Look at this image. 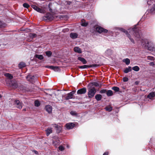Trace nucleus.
Instances as JSON below:
<instances>
[{
    "instance_id": "nucleus-15",
    "label": "nucleus",
    "mask_w": 155,
    "mask_h": 155,
    "mask_svg": "<svg viewBox=\"0 0 155 155\" xmlns=\"http://www.w3.org/2000/svg\"><path fill=\"white\" fill-rule=\"evenodd\" d=\"M89 85L94 86L96 87H101V85H100L97 82H93L90 83L89 84Z\"/></svg>"
},
{
    "instance_id": "nucleus-18",
    "label": "nucleus",
    "mask_w": 155,
    "mask_h": 155,
    "mask_svg": "<svg viewBox=\"0 0 155 155\" xmlns=\"http://www.w3.org/2000/svg\"><path fill=\"white\" fill-rule=\"evenodd\" d=\"M46 132V135L47 136L49 135L52 132V128H51L48 127V129L45 130Z\"/></svg>"
},
{
    "instance_id": "nucleus-32",
    "label": "nucleus",
    "mask_w": 155,
    "mask_h": 155,
    "mask_svg": "<svg viewBox=\"0 0 155 155\" xmlns=\"http://www.w3.org/2000/svg\"><path fill=\"white\" fill-rule=\"evenodd\" d=\"M112 89L115 91V92H118L120 90L119 87H113L112 88Z\"/></svg>"
},
{
    "instance_id": "nucleus-36",
    "label": "nucleus",
    "mask_w": 155,
    "mask_h": 155,
    "mask_svg": "<svg viewBox=\"0 0 155 155\" xmlns=\"http://www.w3.org/2000/svg\"><path fill=\"white\" fill-rule=\"evenodd\" d=\"M60 142V141L59 140H56L55 141H52V143L54 145H56L59 143V142Z\"/></svg>"
},
{
    "instance_id": "nucleus-29",
    "label": "nucleus",
    "mask_w": 155,
    "mask_h": 155,
    "mask_svg": "<svg viewBox=\"0 0 155 155\" xmlns=\"http://www.w3.org/2000/svg\"><path fill=\"white\" fill-rule=\"evenodd\" d=\"M88 23L84 21V20H82L81 21V25L83 26L86 27L87 26Z\"/></svg>"
},
{
    "instance_id": "nucleus-45",
    "label": "nucleus",
    "mask_w": 155,
    "mask_h": 155,
    "mask_svg": "<svg viewBox=\"0 0 155 155\" xmlns=\"http://www.w3.org/2000/svg\"><path fill=\"white\" fill-rule=\"evenodd\" d=\"M22 103L21 102L19 104L16 106V107L19 109H21L22 107Z\"/></svg>"
},
{
    "instance_id": "nucleus-28",
    "label": "nucleus",
    "mask_w": 155,
    "mask_h": 155,
    "mask_svg": "<svg viewBox=\"0 0 155 155\" xmlns=\"http://www.w3.org/2000/svg\"><path fill=\"white\" fill-rule=\"evenodd\" d=\"M54 127L55 128H57V130L58 132H59L61 130V128L60 126L58 125L55 124V125Z\"/></svg>"
},
{
    "instance_id": "nucleus-21",
    "label": "nucleus",
    "mask_w": 155,
    "mask_h": 155,
    "mask_svg": "<svg viewBox=\"0 0 155 155\" xmlns=\"http://www.w3.org/2000/svg\"><path fill=\"white\" fill-rule=\"evenodd\" d=\"M102 98V96L100 94H97L95 96V98L97 101H100Z\"/></svg>"
},
{
    "instance_id": "nucleus-50",
    "label": "nucleus",
    "mask_w": 155,
    "mask_h": 155,
    "mask_svg": "<svg viewBox=\"0 0 155 155\" xmlns=\"http://www.w3.org/2000/svg\"><path fill=\"white\" fill-rule=\"evenodd\" d=\"M108 153H109L108 152H106L104 153L103 155H108Z\"/></svg>"
},
{
    "instance_id": "nucleus-9",
    "label": "nucleus",
    "mask_w": 155,
    "mask_h": 155,
    "mask_svg": "<svg viewBox=\"0 0 155 155\" xmlns=\"http://www.w3.org/2000/svg\"><path fill=\"white\" fill-rule=\"evenodd\" d=\"M86 89L85 87H84L81 89L78 90L77 93L78 94H84L86 92Z\"/></svg>"
},
{
    "instance_id": "nucleus-55",
    "label": "nucleus",
    "mask_w": 155,
    "mask_h": 155,
    "mask_svg": "<svg viewBox=\"0 0 155 155\" xmlns=\"http://www.w3.org/2000/svg\"><path fill=\"white\" fill-rule=\"evenodd\" d=\"M23 110L25 111L26 110L25 109H24Z\"/></svg>"
},
{
    "instance_id": "nucleus-10",
    "label": "nucleus",
    "mask_w": 155,
    "mask_h": 155,
    "mask_svg": "<svg viewBox=\"0 0 155 155\" xmlns=\"http://www.w3.org/2000/svg\"><path fill=\"white\" fill-rule=\"evenodd\" d=\"M35 78V76L34 75L31 76L30 75H28L26 77V79L27 80L31 83H33L34 82Z\"/></svg>"
},
{
    "instance_id": "nucleus-3",
    "label": "nucleus",
    "mask_w": 155,
    "mask_h": 155,
    "mask_svg": "<svg viewBox=\"0 0 155 155\" xmlns=\"http://www.w3.org/2000/svg\"><path fill=\"white\" fill-rule=\"evenodd\" d=\"M120 31L126 34L127 37L129 38L131 42L133 43H134V39L131 38L130 35L128 33V31L127 30L123 28H120Z\"/></svg>"
},
{
    "instance_id": "nucleus-27",
    "label": "nucleus",
    "mask_w": 155,
    "mask_h": 155,
    "mask_svg": "<svg viewBox=\"0 0 155 155\" xmlns=\"http://www.w3.org/2000/svg\"><path fill=\"white\" fill-rule=\"evenodd\" d=\"M26 65L23 62H20L18 64V67L19 68H22L25 66Z\"/></svg>"
},
{
    "instance_id": "nucleus-40",
    "label": "nucleus",
    "mask_w": 155,
    "mask_h": 155,
    "mask_svg": "<svg viewBox=\"0 0 155 155\" xmlns=\"http://www.w3.org/2000/svg\"><path fill=\"white\" fill-rule=\"evenodd\" d=\"M153 0H147V3L149 5H151L153 3Z\"/></svg>"
},
{
    "instance_id": "nucleus-20",
    "label": "nucleus",
    "mask_w": 155,
    "mask_h": 155,
    "mask_svg": "<svg viewBox=\"0 0 155 155\" xmlns=\"http://www.w3.org/2000/svg\"><path fill=\"white\" fill-rule=\"evenodd\" d=\"M131 67L130 66H128V68H125L124 72V73L127 74L129 72L131 71Z\"/></svg>"
},
{
    "instance_id": "nucleus-44",
    "label": "nucleus",
    "mask_w": 155,
    "mask_h": 155,
    "mask_svg": "<svg viewBox=\"0 0 155 155\" xmlns=\"http://www.w3.org/2000/svg\"><path fill=\"white\" fill-rule=\"evenodd\" d=\"M45 67L46 68H50L51 69L53 70L54 69V66H46Z\"/></svg>"
},
{
    "instance_id": "nucleus-23",
    "label": "nucleus",
    "mask_w": 155,
    "mask_h": 155,
    "mask_svg": "<svg viewBox=\"0 0 155 155\" xmlns=\"http://www.w3.org/2000/svg\"><path fill=\"white\" fill-rule=\"evenodd\" d=\"M35 57L40 60H42L44 58L43 56L41 54H37L35 55Z\"/></svg>"
},
{
    "instance_id": "nucleus-48",
    "label": "nucleus",
    "mask_w": 155,
    "mask_h": 155,
    "mask_svg": "<svg viewBox=\"0 0 155 155\" xmlns=\"http://www.w3.org/2000/svg\"><path fill=\"white\" fill-rule=\"evenodd\" d=\"M128 79L127 77H124L123 78V81L124 82H127L128 81Z\"/></svg>"
},
{
    "instance_id": "nucleus-47",
    "label": "nucleus",
    "mask_w": 155,
    "mask_h": 155,
    "mask_svg": "<svg viewBox=\"0 0 155 155\" xmlns=\"http://www.w3.org/2000/svg\"><path fill=\"white\" fill-rule=\"evenodd\" d=\"M149 64L151 66L155 67V63L153 62H151L149 63Z\"/></svg>"
},
{
    "instance_id": "nucleus-42",
    "label": "nucleus",
    "mask_w": 155,
    "mask_h": 155,
    "mask_svg": "<svg viewBox=\"0 0 155 155\" xmlns=\"http://www.w3.org/2000/svg\"><path fill=\"white\" fill-rule=\"evenodd\" d=\"M147 59L149 60L153 61L154 60L155 58L152 56H149L147 57Z\"/></svg>"
},
{
    "instance_id": "nucleus-25",
    "label": "nucleus",
    "mask_w": 155,
    "mask_h": 155,
    "mask_svg": "<svg viewBox=\"0 0 155 155\" xmlns=\"http://www.w3.org/2000/svg\"><path fill=\"white\" fill-rule=\"evenodd\" d=\"M123 61L125 62L127 65H129L130 62V60L128 58L123 59Z\"/></svg>"
},
{
    "instance_id": "nucleus-37",
    "label": "nucleus",
    "mask_w": 155,
    "mask_h": 155,
    "mask_svg": "<svg viewBox=\"0 0 155 155\" xmlns=\"http://www.w3.org/2000/svg\"><path fill=\"white\" fill-rule=\"evenodd\" d=\"M23 6L24 8H28L30 7L29 5L26 3H24L23 5Z\"/></svg>"
},
{
    "instance_id": "nucleus-5",
    "label": "nucleus",
    "mask_w": 155,
    "mask_h": 155,
    "mask_svg": "<svg viewBox=\"0 0 155 155\" xmlns=\"http://www.w3.org/2000/svg\"><path fill=\"white\" fill-rule=\"evenodd\" d=\"M75 93V91H73L68 93L65 97V99L68 100L70 99L74 98V95Z\"/></svg>"
},
{
    "instance_id": "nucleus-12",
    "label": "nucleus",
    "mask_w": 155,
    "mask_h": 155,
    "mask_svg": "<svg viewBox=\"0 0 155 155\" xmlns=\"http://www.w3.org/2000/svg\"><path fill=\"white\" fill-rule=\"evenodd\" d=\"M31 7L32 8L35 10L37 11V12L41 13L42 11V10L39 7L35 5H31Z\"/></svg>"
},
{
    "instance_id": "nucleus-24",
    "label": "nucleus",
    "mask_w": 155,
    "mask_h": 155,
    "mask_svg": "<svg viewBox=\"0 0 155 155\" xmlns=\"http://www.w3.org/2000/svg\"><path fill=\"white\" fill-rule=\"evenodd\" d=\"M106 94L108 97L111 96L113 95V91L111 90H108Z\"/></svg>"
},
{
    "instance_id": "nucleus-30",
    "label": "nucleus",
    "mask_w": 155,
    "mask_h": 155,
    "mask_svg": "<svg viewBox=\"0 0 155 155\" xmlns=\"http://www.w3.org/2000/svg\"><path fill=\"white\" fill-rule=\"evenodd\" d=\"M132 69L135 71H138L140 70V68L138 66H135L132 68Z\"/></svg>"
},
{
    "instance_id": "nucleus-19",
    "label": "nucleus",
    "mask_w": 155,
    "mask_h": 155,
    "mask_svg": "<svg viewBox=\"0 0 155 155\" xmlns=\"http://www.w3.org/2000/svg\"><path fill=\"white\" fill-rule=\"evenodd\" d=\"M78 59L81 61L83 64H86L87 63V61L84 58L81 57H78Z\"/></svg>"
},
{
    "instance_id": "nucleus-52",
    "label": "nucleus",
    "mask_w": 155,
    "mask_h": 155,
    "mask_svg": "<svg viewBox=\"0 0 155 155\" xmlns=\"http://www.w3.org/2000/svg\"><path fill=\"white\" fill-rule=\"evenodd\" d=\"M2 23L0 21V28H2L3 27V26L2 25Z\"/></svg>"
},
{
    "instance_id": "nucleus-33",
    "label": "nucleus",
    "mask_w": 155,
    "mask_h": 155,
    "mask_svg": "<svg viewBox=\"0 0 155 155\" xmlns=\"http://www.w3.org/2000/svg\"><path fill=\"white\" fill-rule=\"evenodd\" d=\"M45 54L48 57H50L52 53L50 51H48L45 52Z\"/></svg>"
},
{
    "instance_id": "nucleus-46",
    "label": "nucleus",
    "mask_w": 155,
    "mask_h": 155,
    "mask_svg": "<svg viewBox=\"0 0 155 155\" xmlns=\"http://www.w3.org/2000/svg\"><path fill=\"white\" fill-rule=\"evenodd\" d=\"M59 150L61 151H62L64 150V148L63 146H60L58 147Z\"/></svg>"
},
{
    "instance_id": "nucleus-51",
    "label": "nucleus",
    "mask_w": 155,
    "mask_h": 155,
    "mask_svg": "<svg viewBox=\"0 0 155 155\" xmlns=\"http://www.w3.org/2000/svg\"><path fill=\"white\" fill-rule=\"evenodd\" d=\"M53 138L55 139H58V137L57 136H54L53 137Z\"/></svg>"
},
{
    "instance_id": "nucleus-16",
    "label": "nucleus",
    "mask_w": 155,
    "mask_h": 155,
    "mask_svg": "<svg viewBox=\"0 0 155 155\" xmlns=\"http://www.w3.org/2000/svg\"><path fill=\"white\" fill-rule=\"evenodd\" d=\"M155 96V93L153 92L150 93L147 96V97L151 99Z\"/></svg>"
},
{
    "instance_id": "nucleus-54",
    "label": "nucleus",
    "mask_w": 155,
    "mask_h": 155,
    "mask_svg": "<svg viewBox=\"0 0 155 155\" xmlns=\"http://www.w3.org/2000/svg\"><path fill=\"white\" fill-rule=\"evenodd\" d=\"M2 97L1 95L0 94V98Z\"/></svg>"
},
{
    "instance_id": "nucleus-11",
    "label": "nucleus",
    "mask_w": 155,
    "mask_h": 155,
    "mask_svg": "<svg viewBox=\"0 0 155 155\" xmlns=\"http://www.w3.org/2000/svg\"><path fill=\"white\" fill-rule=\"evenodd\" d=\"M154 11H155V3L153 4V7L151 8L150 10H148L147 11L145 14H147V13H150L153 14L154 13Z\"/></svg>"
},
{
    "instance_id": "nucleus-22",
    "label": "nucleus",
    "mask_w": 155,
    "mask_h": 155,
    "mask_svg": "<svg viewBox=\"0 0 155 155\" xmlns=\"http://www.w3.org/2000/svg\"><path fill=\"white\" fill-rule=\"evenodd\" d=\"M112 51L110 49H108L106 50L105 52V54L107 56H110L112 54Z\"/></svg>"
},
{
    "instance_id": "nucleus-38",
    "label": "nucleus",
    "mask_w": 155,
    "mask_h": 155,
    "mask_svg": "<svg viewBox=\"0 0 155 155\" xmlns=\"http://www.w3.org/2000/svg\"><path fill=\"white\" fill-rule=\"evenodd\" d=\"M21 103V102L18 100H15V104L16 107L17 105H18L19 104V103Z\"/></svg>"
},
{
    "instance_id": "nucleus-26",
    "label": "nucleus",
    "mask_w": 155,
    "mask_h": 155,
    "mask_svg": "<svg viewBox=\"0 0 155 155\" xmlns=\"http://www.w3.org/2000/svg\"><path fill=\"white\" fill-rule=\"evenodd\" d=\"M5 75L10 80H11L13 78V76L8 73L5 74Z\"/></svg>"
},
{
    "instance_id": "nucleus-13",
    "label": "nucleus",
    "mask_w": 155,
    "mask_h": 155,
    "mask_svg": "<svg viewBox=\"0 0 155 155\" xmlns=\"http://www.w3.org/2000/svg\"><path fill=\"white\" fill-rule=\"evenodd\" d=\"M45 109L49 113H50L52 112V107L50 105H48L45 106Z\"/></svg>"
},
{
    "instance_id": "nucleus-35",
    "label": "nucleus",
    "mask_w": 155,
    "mask_h": 155,
    "mask_svg": "<svg viewBox=\"0 0 155 155\" xmlns=\"http://www.w3.org/2000/svg\"><path fill=\"white\" fill-rule=\"evenodd\" d=\"M40 103L39 101L36 100L35 101V106L38 107L40 105Z\"/></svg>"
},
{
    "instance_id": "nucleus-39",
    "label": "nucleus",
    "mask_w": 155,
    "mask_h": 155,
    "mask_svg": "<svg viewBox=\"0 0 155 155\" xmlns=\"http://www.w3.org/2000/svg\"><path fill=\"white\" fill-rule=\"evenodd\" d=\"M53 70L56 72H58L60 71L59 68L57 66H54Z\"/></svg>"
},
{
    "instance_id": "nucleus-14",
    "label": "nucleus",
    "mask_w": 155,
    "mask_h": 155,
    "mask_svg": "<svg viewBox=\"0 0 155 155\" xmlns=\"http://www.w3.org/2000/svg\"><path fill=\"white\" fill-rule=\"evenodd\" d=\"M78 34L76 33H71L70 34V37L73 39H75L78 37Z\"/></svg>"
},
{
    "instance_id": "nucleus-34",
    "label": "nucleus",
    "mask_w": 155,
    "mask_h": 155,
    "mask_svg": "<svg viewBox=\"0 0 155 155\" xmlns=\"http://www.w3.org/2000/svg\"><path fill=\"white\" fill-rule=\"evenodd\" d=\"M36 36V35L35 34L31 33L29 35V36L32 39L35 38Z\"/></svg>"
},
{
    "instance_id": "nucleus-53",
    "label": "nucleus",
    "mask_w": 155,
    "mask_h": 155,
    "mask_svg": "<svg viewBox=\"0 0 155 155\" xmlns=\"http://www.w3.org/2000/svg\"><path fill=\"white\" fill-rule=\"evenodd\" d=\"M37 153H38L37 151H35V153L37 154Z\"/></svg>"
},
{
    "instance_id": "nucleus-31",
    "label": "nucleus",
    "mask_w": 155,
    "mask_h": 155,
    "mask_svg": "<svg viewBox=\"0 0 155 155\" xmlns=\"http://www.w3.org/2000/svg\"><path fill=\"white\" fill-rule=\"evenodd\" d=\"M105 109L106 110L108 111L109 112H110L111 111V110H112V107L110 106H107L105 108Z\"/></svg>"
},
{
    "instance_id": "nucleus-41",
    "label": "nucleus",
    "mask_w": 155,
    "mask_h": 155,
    "mask_svg": "<svg viewBox=\"0 0 155 155\" xmlns=\"http://www.w3.org/2000/svg\"><path fill=\"white\" fill-rule=\"evenodd\" d=\"M70 113L72 116H76L77 114V113L75 111H71Z\"/></svg>"
},
{
    "instance_id": "nucleus-1",
    "label": "nucleus",
    "mask_w": 155,
    "mask_h": 155,
    "mask_svg": "<svg viewBox=\"0 0 155 155\" xmlns=\"http://www.w3.org/2000/svg\"><path fill=\"white\" fill-rule=\"evenodd\" d=\"M137 25L132 28L129 29V32H132L137 41L140 40L143 47L149 50L155 51V45L149 40L147 39H141V36L139 29L137 27Z\"/></svg>"
},
{
    "instance_id": "nucleus-17",
    "label": "nucleus",
    "mask_w": 155,
    "mask_h": 155,
    "mask_svg": "<svg viewBox=\"0 0 155 155\" xmlns=\"http://www.w3.org/2000/svg\"><path fill=\"white\" fill-rule=\"evenodd\" d=\"M74 50L75 52L79 53H81L82 51L81 50V49L79 47H76L74 48Z\"/></svg>"
},
{
    "instance_id": "nucleus-7",
    "label": "nucleus",
    "mask_w": 155,
    "mask_h": 155,
    "mask_svg": "<svg viewBox=\"0 0 155 155\" xmlns=\"http://www.w3.org/2000/svg\"><path fill=\"white\" fill-rule=\"evenodd\" d=\"M99 66V65L97 64H93L89 66L87 65H84L79 66V68L81 69H85L87 68L90 67H97L98 66Z\"/></svg>"
},
{
    "instance_id": "nucleus-2",
    "label": "nucleus",
    "mask_w": 155,
    "mask_h": 155,
    "mask_svg": "<svg viewBox=\"0 0 155 155\" xmlns=\"http://www.w3.org/2000/svg\"><path fill=\"white\" fill-rule=\"evenodd\" d=\"M88 98H91L93 97L96 93V89L94 87H90L88 88Z\"/></svg>"
},
{
    "instance_id": "nucleus-4",
    "label": "nucleus",
    "mask_w": 155,
    "mask_h": 155,
    "mask_svg": "<svg viewBox=\"0 0 155 155\" xmlns=\"http://www.w3.org/2000/svg\"><path fill=\"white\" fill-rule=\"evenodd\" d=\"M44 19L45 20H51L53 18V15L49 13H47L43 17Z\"/></svg>"
},
{
    "instance_id": "nucleus-43",
    "label": "nucleus",
    "mask_w": 155,
    "mask_h": 155,
    "mask_svg": "<svg viewBox=\"0 0 155 155\" xmlns=\"http://www.w3.org/2000/svg\"><path fill=\"white\" fill-rule=\"evenodd\" d=\"M107 92V91L106 89H103L102 90L100 91V93L101 94H104L106 93Z\"/></svg>"
},
{
    "instance_id": "nucleus-49",
    "label": "nucleus",
    "mask_w": 155,
    "mask_h": 155,
    "mask_svg": "<svg viewBox=\"0 0 155 155\" xmlns=\"http://www.w3.org/2000/svg\"><path fill=\"white\" fill-rule=\"evenodd\" d=\"M48 8L49 9V10L51 12H52V9H51L50 6L49 5H48Z\"/></svg>"
},
{
    "instance_id": "nucleus-8",
    "label": "nucleus",
    "mask_w": 155,
    "mask_h": 155,
    "mask_svg": "<svg viewBox=\"0 0 155 155\" xmlns=\"http://www.w3.org/2000/svg\"><path fill=\"white\" fill-rule=\"evenodd\" d=\"M66 127L67 129H72L75 126V124L73 123H69L66 124Z\"/></svg>"
},
{
    "instance_id": "nucleus-6",
    "label": "nucleus",
    "mask_w": 155,
    "mask_h": 155,
    "mask_svg": "<svg viewBox=\"0 0 155 155\" xmlns=\"http://www.w3.org/2000/svg\"><path fill=\"white\" fill-rule=\"evenodd\" d=\"M96 30L97 32L99 33L101 32L106 33L108 31V30L107 29L104 28L100 26L97 27L96 28Z\"/></svg>"
}]
</instances>
